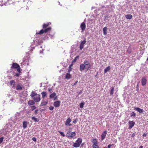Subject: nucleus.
<instances>
[{"label":"nucleus","mask_w":148,"mask_h":148,"mask_svg":"<svg viewBox=\"0 0 148 148\" xmlns=\"http://www.w3.org/2000/svg\"><path fill=\"white\" fill-rule=\"evenodd\" d=\"M86 25L85 23L84 22H82L80 26V28H81L82 31H84L86 29Z\"/></svg>","instance_id":"nucleus-8"},{"label":"nucleus","mask_w":148,"mask_h":148,"mask_svg":"<svg viewBox=\"0 0 148 148\" xmlns=\"http://www.w3.org/2000/svg\"><path fill=\"white\" fill-rule=\"evenodd\" d=\"M92 147L93 148H99L97 144H93Z\"/></svg>","instance_id":"nucleus-32"},{"label":"nucleus","mask_w":148,"mask_h":148,"mask_svg":"<svg viewBox=\"0 0 148 148\" xmlns=\"http://www.w3.org/2000/svg\"><path fill=\"white\" fill-rule=\"evenodd\" d=\"M48 102V101L47 100L46 101L43 100L41 101L40 106H42L46 105L47 104Z\"/></svg>","instance_id":"nucleus-15"},{"label":"nucleus","mask_w":148,"mask_h":148,"mask_svg":"<svg viewBox=\"0 0 148 148\" xmlns=\"http://www.w3.org/2000/svg\"><path fill=\"white\" fill-rule=\"evenodd\" d=\"M127 51L129 53H131V51H129L128 50H127Z\"/></svg>","instance_id":"nucleus-51"},{"label":"nucleus","mask_w":148,"mask_h":148,"mask_svg":"<svg viewBox=\"0 0 148 148\" xmlns=\"http://www.w3.org/2000/svg\"><path fill=\"white\" fill-rule=\"evenodd\" d=\"M125 17L127 19H131L132 17V15L130 14H128L126 15L125 16Z\"/></svg>","instance_id":"nucleus-24"},{"label":"nucleus","mask_w":148,"mask_h":148,"mask_svg":"<svg viewBox=\"0 0 148 148\" xmlns=\"http://www.w3.org/2000/svg\"><path fill=\"white\" fill-rule=\"evenodd\" d=\"M107 131H106V130L104 131L103 132L102 134L101 135V140L102 141L103 140L105 139V138L106 135V134H107Z\"/></svg>","instance_id":"nucleus-7"},{"label":"nucleus","mask_w":148,"mask_h":148,"mask_svg":"<svg viewBox=\"0 0 148 148\" xmlns=\"http://www.w3.org/2000/svg\"><path fill=\"white\" fill-rule=\"evenodd\" d=\"M108 28H107L105 27L103 28V34L104 35H106L107 34V30Z\"/></svg>","instance_id":"nucleus-23"},{"label":"nucleus","mask_w":148,"mask_h":148,"mask_svg":"<svg viewBox=\"0 0 148 148\" xmlns=\"http://www.w3.org/2000/svg\"><path fill=\"white\" fill-rule=\"evenodd\" d=\"M31 110L33 111L36 109V107L34 106H31Z\"/></svg>","instance_id":"nucleus-34"},{"label":"nucleus","mask_w":148,"mask_h":148,"mask_svg":"<svg viewBox=\"0 0 148 148\" xmlns=\"http://www.w3.org/2000/svg\"><path fill=\"white\" fill-rule=\"evenodd\" d=\"M77 82H78V81H76L75 83H74L73 84H72V86H74L77 83Z\"/></svg>","instance_id":"nucleus-42"},{"label":"nucleus","mask_w":148,"mask_h":148,"mask_svg":"<svg viewBox=\"0 0 148 148\" xmlns=\"http://www.w3.org/2000/svg\"><path fill=\"white\" fill-rule=\"evenodd\" d=\"M15 83H16L13 80H12L11 81H10V84L11 86L13 85V87H14V85H15Z\"/></svg>","instance_id":"nucleus-28"},{"label":"nucleus","mask_w":148,"mask_h":148,"mask_svg":"<svg viewBox=\"0 0 148 148\" xmlns=\"http://www.w3.org/2000/svg\"><path fill=\"white\" fill-rule=\"evenodd\" d=\"M147 60L148 61V57L147 58Z\"/></svg>","instance_id":"nucleus-53"},{"label":"nucleus","mask_w":148,"mask_h":148,"mask_svg":"<svg viewBox=\"0 0 148 148\" xmlns=\"http://www.w3.org/2000/svg\"><path fill=\"white\" fill-rule=\"evenodd\" d=\"M147 80L145 77H143L141 80L142 84L143 86H145L147 83Z\"/></svg>","instance_id":"nucleus-13"},{"label":"nucleus","mask_w":148,"mask_h":148,"mask_svg":"<svg viewBox=\"0 0 148 148\" xmlns=\"http://www.w3.org/2000/svg\"><path fill=\"white\" fill-rule=\"evenodd\" d=\"M143 146L141 145L139 147V148H143Z\"/></svg>","instance_id":"nucleus-50"},{"label":"nucleus","mask_w":148,"mask_h":148,"mask_svg":"<svg viewBox=\"0 0 148 148\" xmlns=\"http://www.w3.org/2000/svg\"><path fill=\"white\" fill-rule=\"evenodd\" d=\"M34 101V100H29L28 101V103L29 106L35 104Z\"/></svg>","instance_id":"nucleus-22"},{"label":"nucleus","mask_w":148,"mask_h":148,"mask_svg":"<svg viewBox=\"0 0 148 148\" xmlns=\"http://www.w3.org/2000/svg\"><path fill=\"white\" fill-rule=\"evenodd\" d=\"M41 93L42 95V97L43 98H45L47 94L46 92L44 91L42 92Z\"/></svg>","instance_id":"nucleus-26"},{"label":"nucleus","mask_w":148,"mask_h":148,"mask_svg":"<svg viewBox=\"0 0 148 148\" xmlns=\"http://www.w3.org/2000/svg\"><path fill=\"white\" fill-rule=\"evenodd\" d=\"M129 123L130 125L129 126V129H131L134 126L135 123L132 121H130L129 122Z\"/></svg>","instance_id":"nucleus-12"},{"label":"nucleus","mask_w":148,"mask_h":148,"mask_svg":"<svg viewBox=\"0 0 148 148\" xmlns=\"http://www.w3.org/2000/svg\"><path fill=\"white\" fill-rule=\"evenodd\" d=\"M136 115V114L133 112H132L131 113V116H134V117H135Z\"/></svg>","instance_id":"nucleus-35"},{"label":"nucleus","mask_w":148,"mask_h":148,"mask_svg":"<svg viewBox=\"0 0 148 148\" xmlns=\"http://www.w3.org/2000/svg\"><path fill=\"white\" fill-rule=\"evenodd\" d=\"M53 108H54L53 107V106H50L49 108V109L50 110H52L53 109Z\"/></svg>","instance_id":"nucleus-39"},{"label":"nucleus","mask_w":148,"mask_h":148,"mask_svg":"<svg viewBox=\"0 0 148 148\" xmlns=\"http://www.w3.org/2000/svg\"><path fill=\"white\" fill-rule=\"evenodd\" d=\"M92 142L93 143V144H97V140L96 139H93Z\"/></svg>","instance_id":"nucleus-31"},{"label":"nucleus","mask_w":148,"mask_h":148,"mask_svg":"<svg viewBox=\"0 0 148 148\" xmlns=\"http://www.w3.org/2000/svg\"><path fill=\"white\" fill-rule=\"evenodd\" d=\"M134 110L138 111L140 113H142L143 112L144 110L141 109L139 108H135Z\"/></svg>","instance_id":"nucleus-17"},{"label":"nucleus","mask_w":148,"mask_h":148,"mask_svg":"<svg viewBox=\"0 0 148 148\" xmlns=\"http://www.w3.org/2000/svg\"><path fill=\"white\" fill-rule=\"evenodd\" d=\"M110 69L111 68L110 66H109L106 67L104 70V73H106L108 71L110 70Z\"/></svg>","instance_id":"nucleus-25"},{"label":"nucleus","mask_w":148,"mask_h":148,"mask_svg":"<svg viewBox=\"0 0 148 148\" xmlns=\"http://www.w3.org/2000/svg\"><path fill=\"white\" fill-rule=\"evenodd\" d=\"M60 101H55L53 103V105L55 107H58L60 106Z\"/></svg>","instance_id":"nucleus-11"},{"label":"nucleus","mask_w":148,"mask_h":148,"mask_svg":"<svg viewBox=\"0 0 148 148\" xmlns=\"http://www.w3.org/2000/svg\"><path fill=\"white\" fill-rule=\"evenodd\" d=\"M59 133L61 135L63 136H65V135L64 134V133L62 132H61L60 131H59Z\"/></svg>","instance_id":"nucleus-36"},{"label":"nucleus","mask_w":148,"mask_h":148,"mask_svg":"<svg viewBox=\"0 0 148 148\" xmlns=\"http://www.w3.org/2000/svg\"><path fill=\"white\" fill-rule=\"evenodd\" d=\"M32 140L34 142H36V138L35 137H33L32 138Z\"/></svg>","instance_id":"nucleus-41"},{"label":"nucleus","mask_w":148,"mask_h":148,"mask_svg":"<svg viewBox=\"0 0 148 148\" xmlns=\"http://www.w3.org/2000/svg\"><path fill=\"white\" fill-rule=\"evenodd\" d=\"M113 145V144H110L108 145V147H106V148H110Z\"/></svg>","instance_id":"nucleus-40"},{"label":"nucleus","mask_w":148,"mask_h":148,"mask_svg":"<svg viewBox=\"0 0 148 148\" xmlns=\"http://www.w3.org/2000/svg\"><path fill=\"white\" fill-rule=\"evenodd\" d=\"M138 84L137 85V86L138 87Z\"/></svg>","instance_id":"nucleus-52"},{"label":"nucleus","mask_w":148,"mask_h":148,"mask_svg":"<svg viewBox=\"0 0 148 148\" xmlns=\"http://www.w3.org/2000/svg\"><path fill=\"white\" fill-rule=\"evenodd\" d=\"M114 87H112L111 88L110 94V95H112L114 93Z\"/></svg>","instance_id":"nucleus-29"},{"label":"nucleus","mask_w":148,"mask_h":148,"mask_svg":"<svg viewBox=\"0 0 148 148\" xmlns=\"http://www.w3.org/2000/svg\"><path fill=\"white\" fill-rule=\"evenodd\" d=\"M56 94L55 92H54L53 93L51 94L49 96V97L50 98L52 99L53 98H54V100H56L57 98V97H55L56 95Z\"/></svg>","instance_id":"nucleus-14"},{"label":"nucleus","mask_w":148,"mask_h":148,"mask_svg":"<svg viewBox=\"0 0 148 148\" xmlns=\"http://www.w3.org/2000/svg\"><path fill=\"white\" fill-rule=\"evenodd\" d=\"M48 90H49V91L50 92H51V91H52V89H51V88H49V89H48Z\"/></svg>","instance_id":"nucleus-46"},{"label":"nucleus","mask_w":148,"mask_h":148,"mask_svg":"<svg viewBox=\"0 0 148 148\" xmlns=\"http://www.w3.org/2000/svg\"><path fill=\"white\" fill-rule=\"evenodd\" d=\"M77 122V120L76 119H75V120H74L73 121V123H74V124H75Z\"/></svg>","instance_id":"nucleus-43"},{"label":"nucleus","mask_w":148,"mask_h":148,"mask_svg":"<svg viewBox=\"0 0 148 148\" xmlns=\"http://www.w3.org/2000/svg\"><path fill=\"white\" fill-rule=\"evenodd\" d=\"M21 71L20 70V72H18V73H15V75L17 77H18L19 76V74L21 73Z\"/></svg>","instance_id":"nucleus-37"},{"label":"nucleus","mask_w":148,"mask_h":148,"mask_svg":"<svg viewBox=\"0 0 148 148\" xmlns=\"http://www.w3.org/2000/svg\"><path fill=\"white\" fill-rule=\"evenodd\" d=\"M84 64L85 65V69H86V71H88L89 69L91 67V65L90 64L89 61L87 60H85L84 62Z\"/></svg>","instance_id":"nucleus-4"},{"label":"nucleus","mask_w":148,"mask_h":148,"mask_svg":"<svg viewBox=\"0 0 148 148\" xmlns=\"http://www.w3.org/2000/svg\"><path fill=\"white\" fill-rule=\"evenodd\" d=\"M34 100L36 102H39L40 100V95L38 94L36 96L33 98Z\"/></svg>","instance_id":"nucleus-6"},{"label":"nucleus","mask_w":148,"mask_h":148,"mask_svg":"<svg viewBox=\"0 0 148 148\" xmlns=\"http://www.w3.org/2000/svg\"><path fill=\"white\" fill-rule=\"evenodd\" d=\"M27 121H24L23 122V126L24 129H26L27 127Z\"/></svg>","instance_id":"nucleus-18"},{"label":"nucleus","mask_w":148,"mask_h":148,"mask_svg":"<svg viewBox=\"0 0 148 148\" xmlns=\"http://www.w3.org/2000/svg\"><path fill=\"white\" fill-rule=\"evenodd\" d=\"M72 120L70 118H68L66 119V121L65 122V125L71 126L72 125L70 123V122Z\"/></svg>","instance_id":"nucleus-10"},{"label":"nucleus","mask_w":148,"mask_h":148,"mask_svg":"<svg viewBox=\"0 0 148 148\" xmlns=\"http://www.w3.org/2000/svg\"><path fill=\"white\" fill-rule=\"evenodd\" d=\"M77 60V59H76L75 58L73 60V62H75Z\"/></svg>","instance_id":"nucleus-47"},{"label":"nucleus","mask_w":148,"mask_h":148,"mask_svg":"<svg viewBox=\"0 0 148 148\" xmlns=\"http://www.w3.org/2000/svg\"><path fill=\"white\" fill-rule=\"evenodd\" d=\"M86 40H84L83 41L81 42L80 46L79 48L80 50H82L84 47V45L86 43Z\"/></svg>","instance_id":"nucleus-9"},{"label":"nucleus","mask_w":148,"mask_h":148,"mask_svg":"<svg viewBox=\"0 0 148 148\" xmlns=\"http://www.w3.org/2000/svg\"><path fill=\"white\" fill-rule=\"evenodd\" d=\"M79 58V56H77L75 58L76 59H77Z\"/></svg>","instance_id":"nucleus-49"},{"label":"nucleus","mask_w":148,"mask_h":148,"mask_svg":"<svg viewBox=\"0 0 148 148\" xmlns=\"http://www.w3.org/2000/svg\"><path fill=\"white\" fill-rule=\"evenodd\" d=\"M11 68L17 69V71L18 72H20V70H21V68L19 65L16 63H13L12 66L11 67Z\"/></svg>","instance_id":"nucleus-3"},{"label":"nucleus","mask_w":148,"mask_h":148,"mask_svg":"<svg viewBox=\"0 0 148 148\" xmlns=\"http://www.w3.org/2000/svg\"><path fill=\"white\" fill-rule=\"evenodd\" d=\"M50 23H48L47 24L44 23L42 26L43 29H41L39 32H36V34H41L44 33H46L50 31L51 29V27L47 28L49 25L51 24Z\"/></svg>","instance_id":"nucleus-1"},{"label":"nucleus","mask_w":148,"mask_h":148,"mask_svg":"<svg viewBox=\"0 0 148 148\" xmlns=\"http://www.w3.org/2000/svg\"><path fill=\"white\" fill-rule=\"evenodd\" d=\"M38 110H35L34 112L36 114H37L38 113Z\"/></svg>","instance_id":"nucleus-44"},{"label":"nucleus","mask_w":148,"mask_h":148,"mask_svg":"<svg viewBox=\"0 0 148 148\" xmlns=\"http://www.w3.org/2000/svg\"><path fill=\"white\" fill-rule=\"evenodd\" d=\"M12 0H2V2L6 3V4H9V3L11 2Z\"/></svg>","instance_id":"nucleus-30"},{"label":"nucleus","mask_w":148,"mask_h":148,"mask_svg":"<svg viewBox=\"0 0 148 148\" xmlns=\"http://www.w3.org/2000/svg\"><path fill=\"white\" fill-rule=\"evenodd\" d=\"M143 136H146V134L145 133H144L143 134Z\"/></svg>","instance_id":"nucleus-48"},{"label":"nucleus","mask_w":148,"mask_h":148,"mask_svg":"<svg viewBox=\"0 0 148 148\" xmlns=\"http://www.w3.org/2000/svg\"><path fill=\"white\" fill-rule=\"evenodd\" d=\"M32 119L36 122H38L39 121V119L38 118H36L35 116H33L32 117Z\"/></svg>","instance_id":"nucleus-27"},{"label":"nucleus","mask_w":148,"mask_h":148,"mask_svg":"<svg viewBox=\"0 0 148 148\" xmlns=\"http://www.w3.org/2000/svg\"><path fill=\"white\" fill-rule=\"evenodd\" d=\"M4 138L3 137H2L0 138V144H1Z\"/></svg>","instance_id":"nucleus-38"},{"label":"nucleus","mask_w":148,"mask_h":148,"mask_svg":"<svg viewBox=\"0 0 148 148\" xmlns=\"http://www.w3.org/2000/svg\"><path fill=\"white\" fill-rule=\"evenodd\" d=\"M38 95V94L35 92H34V91H32V93H31V94L30 95V96L32 98H33L34 97H35L36 96V95Z\"/></svg>","instance_id":"nucleus-19"},{"label":"nucleus","mask_w":148,"mask_h":148,"mask_svg":"<svg viewBox=\"0 0 148 148\" xmlns=\"http://www.w3.org/2000/svg\"><path fill=\"white\" fill-rule=\"evenodd\" d=\"M135 136H136V134H135V133H133V134H132V135L131 136H132V137H134Z\"/></svg>","instance_id":"nucleus-45"},{"label":"nucleus","mask_w":148,"mask_h":148,"mask_svg":"<svg viewBox=\"0 0 148 148\" xmlns=\"http://www.w3.org/2000/svg\"><path fill=\"white\" fill-rule=\"evenodd\" d=\"M71 78V75L69 73H67L65 76V78L67 79H69Z\"/></svg>","instance_id":"nucleus-20"},{"label":"nucleus","mask_w":148,"mask_h":148,"mask_svg":"<svg viewBox=\"0 0 148 148\" xmlns=\"http://www.w3.org/2000/svg\"><path fill=\"white\" fill-rule=\"evenodd\" d=\"M16 89L17 90H21L22 89V85L19 84L17 85Z\"/></svg>","instance_id":"nucleus-21"},{"label":"nucleus","mask_w":148,"mask_h":148,"mask_svg":"<svg viewBox=\"0 0 148 148\" xmlns=\"http://www.w3.org/2000/svg\"><path fill=\"white\" fill-rule=\"evenodd\" d=\"M82 141V139L81 138H78L76 140V143H73V146L75 147H79Z\"/></svg>","instance_id":"nucleus-2"},{"label":"nucleus","mask_w":148,"mask_h":148,"mask_svg":"<svg viewBox=\"0 0 148 148\" xmlns=\"http://www.w3.org/2000/svg\"><path fill=\"white\" fill-rule=\"evenodd\" d=\"M85 66L84 64H82L80 65L79 70L82 71L85 69Z\"/></svg>","instance_id":"nucleus-16"},{"label":"nucleus","mask_w":148,"mask_h":148,"mask_svg":"<svg viewBox=\"0 0 148 148\" xmlns=\"http://www.w3.org/2000/svg\"><path fill=\"white\" fill-rule=\"evenodd\" d=\"M76 135L75 132H69L66 133V136L70 138H73Z\"/></svg>","instance_id":"nucleus-5"},{"label":"nucleus","mask_w":148,"mask_h":148,"mask_svg":"<svg viewBox=\"0 0 148 148\" xmlns=\"http://www.w3.org/2000/svg\"><path fill=\"white\" fill-rule=\"evenodd\" d=\"M84 102L82 103L79 104L80 108H82L84 106Z\"/></svg>","instance_id":"nucleus-33"}]
</instances>
